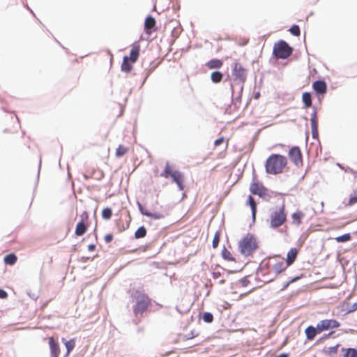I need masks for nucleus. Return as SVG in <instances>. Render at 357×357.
Segmentation results:
<instances>
[{
    "mask_svg": "<svg viewBox=\"0 0 357 357\" xmlns=\"http://www.w3.org/2000/svg\"><path fill=\"white\" fill-rule=\"evenodd\" d=\"M220 238V232L219 231H218L215 232L213 239V241H212V245H213V248H218V246L219 245Z\"/></svg>",
    "mask_w": 357,
    "mask_h": 357,
    "instance_id": "58836bf2",
    "label": "nucleus"
},
{
    "mask_svg": "<svg viewBox=\"0 0 357 357\" xmlns=\"http://www.w3.org/2000/svg\"><path fill=\"white\" fill-rule=\"evenodd\" d=\"M302 100L306 107H310L312 106L311 94L309 92L303 93Z\"/></svg>",
    "mask_w": 357,
    "mask_h": 357,
    "instance_id": "bb28decb",
    "label": "nucleus"
},
{
    "mask_svg": "<svg viewBox=\"0 0 357 357\" xmlns=\"http://www.w3.org/2000/svg\"><path fill=\"white\" fill-rule=\"evenodd\" d=\"M299 278H294L292 280H291L284 287H287L290 283H292L294 282H295L297 279H298Z\"/></svg>",
    "mask_w": 357,
    "mask_h": 357,
    "instance_id": "09e8293b",
    "label": "nucleus"
},
{
    "mask_svg": "<svg viewBox=\"0 0 357 357\" xmlns=\"http://www.w3.org/2000/svg\"><path fill=\"white\" fill-rule=\"evenodd\" d=\"M257 238L251 234H246L238 243V250L244 256L252 255L258 248Z\"/></svg>",
    "mask_w": 357,
    "mask_h": 357,
    "instance_id": "20e7f679",
    "label": "nucleus"
},
{
    "mask_svg": "<svg viewBox=\"0 0 357 357\" xmlns=\"http://www.w3.org/2000/svg\"><path fill=\"white\" fill-rule=\"evenodd\" d=\"M112 215V209L109 208H105L102 211V217L105 220L111 218Z\"/></svg>",
    "mask_w": 357,
    "mask_h": 357,
    "instance_id": "4c0bfd02",
    "label": "nucleus"
},
{
    "mask_svg": "<svg viewBox=\"0 0 357 357\" xmlns=\"http://www.w3.org/2000/svg\"><path fill=\"white\" fill-rule=\"evenodd\" d=\"M357 203V190H354L350 195L349 202L345 204L346 206H352Z\"/></svg>",
    "mask_w": 357,
    "mask_h": 357,
    "instance_id": "c85d7f7f",
    "label": "nucleus"
},
{
    "mask_svg": "<svg viewBox=\"0 0 357 357\" xmlns=\"http://www.w3.org/2000/svg\"><path fill=\"white\" fill-rule=\"evenodd\" d=\"M312 88L317 93L324 94L326 92L327 86L324 81L318 80L313 83Z\"/></svg>",
    "mask_w": 357,
    "mask_h": 357,
    "instance_id": "dca6fc26",
    "label": "nucleus"
},
{
    "mask_svg": "<svg viewBox=\"0 0 357 357\" xmlns=\"http://www.w3.org/2000/svg\"><path fill=\"white\" fill-rule=\"evenodd\" d=\"M287 212L284 204L273 208L270 211L268 222L271 228L277 229L284 225L287 221Z\"/></svg>",
    "mask_w": 357,
    "mask_h": 357,
    "instance_id": "7ed1b4c3",
    "label": "nucleus"
},
{
    "mask_svg": "<svg viewBox=\"0 0 357 357\" xmlns=\"http://www.w3.org/2000/svg\"><path fill=\"white\" fill-rule=\"evenodd\" d=\"M132 297L135 301L132 308L135 317L142 315L151 305V298L143 291H136L135 294H132Z\"/></svg>",
    "mask_w": 357,
    "mask_h": 357,
    "instance_id": "f03ea898",
    "label": "nucleus"
},
{
    "mask_svg": "<svg viewBox=\"0 0 357 357\" xmlns=\"http://www.w3.org/2000/svg\"><path fill=\"white\" fill-rule=\"evenodd\" d=\"M213 278L214 280H218V283L220 284H222L225 282V279L222 275L220 271H213L212 273Z\"/></svg>",
    "mask_w": 357,
    "mask_h": 357,
    "instance_id": "473e14b6",
    "label": "nucleus"
},
{
    "mask_svg": "<svg viewBox=\"0 0 357 357\" xmlns=\"http://www.w3.org/2000/svg\"><path fill=\"white\" fill-rule=\"evenodd\" d=\"M290 160L297 166L302 165V153L298 146L292 147L289 151Z\"/></svg>",
    "mask_w": 357,
    "mask_h": 357,
    "instance_id": "9d476101",
    "label": "nucleus"
},
{
    "mask_svg": "<svg viewBox=\"0 0 357 357\" xmlns=\"http://www.w3.org/2000/svg\"><path fill=\"white\" fill-rule=\"evenodd\" d=\"M335 239L337 242H339V243L347 242L351 239V236L349 233H347V234H344L342 236H337Z\"/></svg>",
    "mask_w": 357,
    "mask_h": 357,
    "instance_id": "e433bc0d",
    "label": "nucleus"
},
{
    "mask_svg": "<svg viewBox=\"0 0 357 357\" xmlns=\"http://www.w3.org/2000/svg\"><path fill=\"white\" fill-rule=\"evenodd\" d=\"M344 357H357V350L354 348L343 349Z\"/></svg>",
    "mask_w": 357,
    "mask_h": 357,
    "instance_id": "72a5a7b5",
    "label": "nucleus"
},
{
    "mask_svg": "<svg viewBox=\"0 0 357 357\" xmlns=\"http://www.w3.org/2000/svg\"><path fill=\"white\" fill-rule=\"evenodd\" d=\"M289 31L291 33L295 36H300V28L298 25H293L290 29Z\"/></svg>",
    "mask_w": 357,
    "mask_h": 357,
    "instance_id": "ea45409f",
    "label": "nucleus"
},
{
    "mask_svg": "<svg viewBox=\"0 0 357 357\" xmlns=\"http://www.w3.org/2000/svg\"><path fill=\"white\" fill-rule=\"evenodd\" d=\"M246 205L250 206V207L251 208L252 220L253 221H255L256 219L257 214V203L255 199L251 195L248 197Z\"/></svg>",
    "mask_w": 357,
    "mask_h": 357,
    "instance_id": "aec40b11",
    "label": "nucleus"
},
{
    "mask_svg": "<svg viewBox=\"0 0 357 357\" xmlns=\"http://www.w3.org/2000/svg\"><path fill=\"white\" fill-rule=\"evenodd\" d=\"M305 216V213L301 211H296L291 214L292 224L299 225L302 222V220Z\"/></svg>",
    "mask_w": 357,
    "mask_h": 357,
    "instance_id": "6ab92c4d",
    "label": "nucleus"
},
{
    "mask_svg": "<svg viewBox=\"0 0 357 357\" xmlns=\"http://www.w3.org/2000/svg\"><path fill=\"white\" fill-rule=\"evenodd\" d=\"M89 214L87 211H84L80 215V220L76 225L75 234L77 236L84 235L89 227Z\"/></svg>",
    "mask_w": 357,
    "mask_h": 357,
    "instance_id": "0eeeda50",
    "label": "nucleus"
},
{
    "mask_svg": "<svg viewBox=\"0 0 357 357\" xmlns=\"http://www.w3.org/2000/svg\"><path fill=\"white\" fill-rule=\"evenodd\" d=\"M135 62H131L128 56H125L121 66V70L125 73H130L132 69V65Z\"/></svg>",
    "mask_w": 357,
    "mask_h": 357,
    "instance_id": "a211bd4d",
    "label": "nucleus"
},
{
    "mask_svg": "<svg viewBox=\"0 0 357 357\" xmlns=\"http://www.w3.org/2000/svg\"><path fill=\"white\" fill-rule=\"evenodd\" d=\"M49 345L52 357H59L60 354V347L57 342H56L53 337L48 338Z\"/></svg>",
    "mask_w": 357,
    "mask_h": 357,
    "instance_id": "f8f14e48",
    "label": "nucleus"
},
{
    "mask_svg": "<svg viewBox=\"0 0 357 357\" xmlns=\"http://www.w3.org/2000/svg\"><path fill=\"white\" fill-rule=\"evenodd\" d=\"M228 146V141H227V143H226V146Z\"/></svg>",
    "mask_w": 357,
    "mask_h": 357,
    "instance_id": "3c124183",
    "label": "nucleus"
},
{
    "mask_svg": "<svg viewBox=\"0 0 357 357\" xmlns=\"http://www.w3.org/2000/svg\"><path fill=\"white\" fill-rule=\"evenodd\" d=\"M173 173H174V171L172 170L170 165H169V163H167L165 165V169L161 173L160 176L162 177L167 178L169 176L172 177V175Z\"/></svg>",
    "mask_w": 357,
    "mask_h": 357,
    "instance_id": "2f4dec72",
    "label": "nucleus"
},
{
    "mask_svg": "<svg viewBox=\"0 0 357 357\" xmlns=\"http://www.w3.org/2000/svg\"><path fill=\"white\" fill-rule=\"evenodd\" d=\"M172 178L173 181L177 184L179 190H183L184 189L183 174L178 171H174V173L172 175Z\"/></svg>",
    "mask_w": 357,
    "mask_h": 357,
    "instance_id": "4468645a",
    "label": "nucleus"
},
{
    "mask_svg": "<svg viewBox=\"0 0 357 357\" xmlns=\"http://www.w3.org/2000/svg\"><path fill=\"white\" fill-rule=\"evenodd\" d=\"M223 65V63L221 60L214 59L208 61L206 63V66L209 69H215V68H220Z\"/></svg>",
    "mask_w": 357,
    "mask_h": 357,
    "instance_id": "4be33fe9",
    "label": "nucleus"
},
{
    "mask_svg": "<svg viewBox=\"0 0 357 357\" xmlns=\"http://www.w3.org/2000/svg\"><path fill=\"white\" fill-rule=\"evenodd\" d=\"M17 258L15 254H9L4 257L6 264L13 265L16 263Z\"/></svg>",
    "mask_w": 357,
    "mask_h": 357,
    "instance_id": "c756f323",
    "label": "nucleus"
},
{
    "mask_svg": "<svg viewBox=\"0 0 357 357\" xmlns=\"http://www.w3.org/2000/svg\"><path fill=\"white\" fill-rule=\"evenodd\" d=\"M113 238L114 237L112 234H108L105 236L104 239L107 243H109L113 240Z\"/></svg>",
    "mask_w": 357,
    "mask_h": 357,
    "instance_id": "37998d69",
    "label": "nucleus"
},
{
    "mask_svg": "<svg viewBox=\"0 0 357 357\" xmlns=\"http://www.w3.org/2000/svg\"><path fill=\"white\" fill-rule=\"evenodd\" d=\"M317 326L319 327V329L321 333L330 330V329H334L337 328L340 326V323L334 319H326L321 320L318 324Z\"/></svg>",
    "mask_w": 357,
    "mask_h": 357,
    "instance_id": "1a4fd4ad",
    "label": "nucleus"
},
{
    "mask_svg": "<svg viewBox=\"0 0 357 357\" xmlns=\"http://www.w3.org/2000/svg\"><path fill=\"white\" fill-rule=\"evenodd\" d=\"M128 152V148L122 144H120L116 149L115 156L116 158H120L121 156L125 155Z\"/></svg>",
    "mask_w": 357,
    "mask_h": 357,
    "instance_id": "a878e982",
    "label": "nucleus"
},
{
    "mask_svg": "<svg viewBox=\"0 0 357 357\" xmlns=\"http://www.w3.org/2000/svg\"><path fill=\"white\" fill-rule=\"evenodd\" d=\"M298 253V250L296 248H292L289 250L287 255L286 264L287 266L291 265L296 260Z\"/></svg>",
    "mask_w": 357,
    "mask_h": 357,
    "instance_id": "f3484780",
    "label": "nucleus"
},
{
    "mask_svg": "<svg viewBox=\"0 0 357 357\" xmlns=\"http://www.w3.org/2000/svg\"><path fill=\"white\" fill-rule=\"evenodd\" d=\"M268 266L271 271H273L275 275H278L284 271L287 266L285 264L283 258L275 257L269 261Z\"/></svg>",
    "mask_w": 357,
    "mask_h": 357,
    "instance_id": "6e6552de",
    "label": "nucleus"
},
{
    "mask_svg": "<svg viewBox=\"0 0 357 357\" xmlns=\"http://www.w3.org/2000/svg\"><path fill=\"white\" fill-rule=\"evenodd\" d=\"M203 320L206 323H211L213 320V316L210 312H205L203 314Z\"/></svg>",
    "mask_w": 357,
    "mask_h": 357,
    "instance_id": "a19ab883",
    "label": "nucleus"
},
{
    "mask_svg": "<svg viewBox=\"0 0 357 357\" xmlns=\"http://www.w3.org/2000/svg\"><path fill=\"white\" fill-rule=\"evenodd\" d=\"M293 48L284 40H280L275 43L273 47V55L277 59H285L291 55Z\"/></svg>",
    "mask_w": 357,
    "mask_h": 357,
    "instance_id": "39448f33",
    "label": "nucleus"
},
{
    "mask_svg": "<svg viewBox=\"0 0 357 357\" xmlns=\"http://www.w3.org/2000/svg\"><path fill=\"white\" fill-rule=\"evenodd\" d=\"M232 76L236 84H243L247 77V70L239 62L235 61L232 65Z\"/></svg>",
    "mask_w": 357,
    "mask_h": 357,
    "instance_id": "423d86ee",
    "label": "nucleus"
},
{
    "mask_svg": "<svg viewBox=\"0 0 357 357\" xmlns=\"http://www.w3.org/2000/svg\"><path fill=\"white\" fill-rule=\"evenodd\" d=\"M65 345L67 349L66 356L69 355V354L72 351L75 346V341L74 339H71L65 342Z\"/></svg>",
    "mask_w": 357,
    "mask_h": 357,
    "instance_id": "c9c22d12",
    "label": "nucleus"
},
{
    "mask_svg": "<svg viewBox=\"0 0 357 357\" xmlns=\"http://www.w3.org/2000/svg\"><path fill=\"white\" fill-rule=\"evenodd\" d=\"M357 310V302L356 303H354L352 306H351V308L350 310H349L348 312L350 313V312H353L354 311H356Z\"/></svg>",
    "mask_w": 357,
    "mask_h": 357,
    "instance_id": "a18cd8bd",
    "label": "nucleus"
},
{
    "mask_svg": "<svg viewBox=\"0 0 357 357\" xmlns=\"http://www.w3.org/2000/svg\"><path fill=\"white\" fill-rule=\"evenodd\" d=\"M222 74L219 71L213 72L211 75V78L213 82L219 83L222 79Z\"/></svg>",
    "mask_w": 357,
    "mask_h": 357,
    "instance_id": "7c9ffc66",
    "label": "nucleus"
},
{
    "mask_svg": "<svg viewBox=\"0 0 357 357\" xmlns=\"http://www.w3.org/2000/svg\"><path fill=\"white\" fill-rule=\"evenodd\" d=\"M140 52V45L138 42H135L132 45V48L130 52V56L128 59L131 61V62H136L139 56Z\"/></svg>",
    "mask_w": 357,
    "mask_h": 357,
    "instance_id": "ddd939ff",
    "label": "nucleus"
},
{
    "mask_svg": "<svg viewBox=\"0 0 357 357\" xmlns=\"http://www.w3.org/2000/svg\"><path fill=\"white\" fill-rule=\"evenodd\" d=\"M334 333H335L334 331H331L328 334H325L324 336H322L321 338L319 339L318 342H321L324 340L329 338L330 337L333 336Z\"/></svg>",
    "mask_w": 357,
    "mask_h": 357,
    "instance_id": "79ce46f5",
    "label": "nucleus"
},
{
    "mask_svg": "<svg viewBox=\"0 0 357 357\" xmlns=\"http://www.w3.org/2000/svg\"><path fill=\"white\" fill-rule=\"evenodd\" d=\"M250 191L252 195H259L260 197H264L267 195V189L261 183L253 182L250 185Z\"/></svg>",
    "mask_w": 357,
    "mask_h": 357,
    "instance_id": "9b49d317",
    "label": "nucleus"
},
{
    "mask_svg": "<svg viewBox=\"0 0 357 357\" xmlns=\"http://www.w3.org/2000/svg\"><path fill=\"white\" fill-rule=\"evenodd\" d=\"M223 142H225V138L223 137H221L215 141L214 145L215 146H218L222 144Z\"/></svg>",
    "mask_w": 357,
    "mask_h": 357,
    "instance_id": "c03bdc74",
    "label": "nucleus"
},
{
    "mask_svg": "<svg viewBox=\"0 0 357 357\" xmlns=\"http://www.w3.org/2000/svg\"><path fill=\"white\" fill-rule=\"evenodd\" d=\"M139 211L143 215L153 219H160L162 218V215L161 214L151 213L149 212L147 210H145L141 205H139Z\"/></svg>",
    "mask_w": 357,
    "mask_h": 357,
    "instance_id": "393cba45",
    "label": "nucleus"
},
{
    "mask_svg": "<svg viewBox=\"0 0 357 357\" xmlns=\"http://www.w3.org/2000/svg\"><path fill=\"white\" fill-rule=\"evenodd\" d=\"M277 357H289V355L287 354H282L278 356Z\"/></svg>",
    "mask_w": 357,
    "mask_h": 357,
    "instance_id": "8fccbe9b",
    "label": "nucleus"
},
{
    "mask_svg": "<svg viewBox=\"0 0 357 357\" xmlns=\"http://www.w3.org/2000/svg\"><path fill=\"white\" fill-rule=\"evenodd\" d=\"M311 128L313 137H315V135H317L318 131V122H317V116L316 112H314L312 114L311 119Z\"/></svg>",
    "mask_w": 357,
    "mask_h": 357,
    "instance_id": "412c9836",
    "label": "nucleus"
},
{
    "mask_svg": "<svg viewBox=\"0 0 357 357\" xmlns=\"http://www.w3.org/2000/svg\"><path fill=\"white\" fill-rule=\"evenodd\" d=\"M288 164L287 158L280 154H271L265 163L266 172L276 175L284 172Z\"/></svg>",
    "mask_w": 357,
    "mask_h": 357,
    "instance_id": "f257e3e1",
    "label": "nucleus"
},
{
    "mask_svg": "<svg viewBox=\"0 0 357 357\" xmlns=\"http://www.w3.org/2000/svg\"><path fill=\"white\" fill-rule=\"evenodd\" d=\"M305 333L308 340H314L317 334L321 333L317 325L316 327L312 326H307L305 330Z\"/></svg>",
    "mask_w": 357,
    "mask_h": 357,
    "instance_id": "2eb2a0df",
    "label": "nucleus"
},
{
    "mask_svg": "<svg viewBox=\"0 0 357 357\" xmlns=\"http://www.w3.org/2000/svg\"><path fill=\"white\" fill-rule=\"evenodd\" d=\"M155 19L151 16L147 17L145 20V23H144V28H145L146 32L149 33V31L153 29L155 27Z\"/></svg>",
    "mask_w": 357,
    "mask_h": 357,
    "instance_id": "5701e85b",
    "label": "nucleus"
},
{
    "mask_svg": "<svg viewBox=\"0 0 357 357\" xmlns=\"http://www.w3.org/2000/svg\"><path fill=\"white\" fill-rule=\"evenodd\" d=\"M146 235V229L144 226H142L137 229L135 232V238H144Z\"/></svg>",
    "mask_w": 357,
    "mask_h": 357,
    "instance_id": "f704fd0d",
    "label": "nucleus"
},
{
    "mask_svg": "<svg viewBox=\"0 0 357 357\" xmlns=\"http://www.w3.org/2000/svg\"><path fill=\"white\" fill-rule=\"evenodd\" d=\"M7 297V293L2 289H0V298H5Z\"/></svg>",
    "mask_w": 357,
    "mask_h": 357,
    "instance_id": "49530a36",
    "label": "nucleus"
},
{
    "mask_svg": "<svg viewBox=\"0 0 357 357\" xmlns=\"http://www.w3.org/2000/svg\"><path fill=\"white\" fill-rule=\"evenodd\" d=\"M88 250L91 252L94 251L96 250V245L93 244L89 245Z\"/></svg>",
    "mask_w": 357,
    "mask_h": 357,
    "instance_id": "de8ad7c7",
    "label": "nucleus"
},
{
    "mask_svg": "<svg viewBox=\"0 0 357 357\" xmlns=\"http://www.w3.org/2000/svg\"><path fill=\"white\" fill-rule=\"evenodd\" d=\"M222 257L225 260L227 261H235V258L232 256V254L229 250H228L227 248H224V249L222 250Z\"/></svg>",
    "mask_w": 357,
    "mask_h": 357,
    "instance_id": "cd10ccee",
    "label": "nucleus"
},
{
    "mask_svg": "<svg viewBox=\"0 0 357 357\" xmlns=\"http://www.w3.org/2000/svg\"><path fill=\"white\" fill-rule=\"evenodd\" d=\"M339 347H340V344H337L333 347H326L324 349V353L326 356H335L337 354Z\"/></svg>",
    "mask_w": 357,
    "mask_h": 357,
    "instance_id": "b1692460",
    "label": "nucleus"
}]
</instances>
